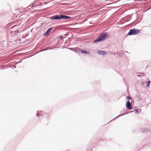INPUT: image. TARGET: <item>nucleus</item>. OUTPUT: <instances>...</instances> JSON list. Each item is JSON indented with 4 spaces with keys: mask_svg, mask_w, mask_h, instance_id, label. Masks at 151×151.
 Masks as SVG:
<instances>
[{
    "mask_svg": "<svg viewBox=\"0 0 151 151\" xmlns=\"http://www.w3.org/2000/svg\"><path fill=\"white\" fill-rule=\"evenodd\" d=\"M52 19H59L61 18L64 19H69L71 18V17L69 16H67L64 15H60L59 16L56 15L52 16L50 18Z\"/></svg>",
    "mask_w": 151,
    "mask_h": 151,
    "instance_id": "f257e3e1",
    "label": "nucleus"
},
{
    "mask_svg": "<svg viewBox=\"0 0 151 151\" xmlns=\"http://www.w3.org/2000/svg\"><path fill=\"white\" fill-rule=\"evenodd\" d=\"M107 33H101L94 42H96L102 41L104 40L107 37Z\"/></svg>",
    "mask_w": 151,
    "mask_h": 151,
    "instance_id": "f03ea898",
    "label": "nucleus"
},
{
    "mask_svg": "<svg viewBox=\"0 0 151 151\" xmlns=\"http://www.w3.org/2000/svg\"><path fill=\"white\" fill-rule=\"evenodd\" d=\"M139 30L133 29L130 30L128 33V35H135L139 33Z\"/></svg>",
    "mask_w": 151,
    "mask_h": 151,
    "instance_id": "7ed1b4c3",
    "label": "nucleus"
},
{
    "mask_svg": "<svg viewBox=\"0 0 151 151\" xmlns=\"http://www.w3.org/2000/svg\"><path fill=\"white\" fill-rule=\"evenodd\" d=\"M126 106L127 108H129V109H130L132 108V106L129 101H128L127 102L126 104Z\"/></svg>",
    "mask_w": 151,
    "mask_h": 151,
    "instance_id": "20e7f679",
    "label": "nucleus"
},
{
    "mask_svg": "<svg viewBox=\"0 0 151 151\" xmlns=\"http://www.w3.org/2000/svg\"><path fill=\"white\" fill-rule=\"evenodd\" d=\"M52 27L50 28V29H48L47 31L45 32V33L44 35H47V36L49 35L50 34V31L52 30Z\"/></svg>",
    "mask_w": 151,
    "mask_h": 151,
    "instance_id": "39448f33",
    "label": "nucleus"
},
{
    "mask_svg": "<svg viewBox=\"0 0 151 151\" xmlns=\"http://www.w3.org/2000/svg\"><path fill=\"white\" fill-rule=\"evenodd\" d=\"M98 52L99 54L100 55H105L106 54V52L103 51H99Z\"/></svg>",
    "mask_w": 151,
    "mask_h": 151,
    "instance_id": "423d86ee",
    "label": "nucleus"
},
{
    "mask_svg": "<svg viewBox=\"0 0 151 151\" xmlns=\"http://www.w3.org/2000/svg\"><path fill=\"white\" fill-rule=\"evenodd\" d=\"M81 51L83 53H87V54H89V53L88 52H87V51H85V50H81Z\"/></svg>",
    "mask_w": 151,
    "mask_h": 151,
    "instance_id": "0eeeda50",
    "label": "nucleus"
},
{
    "mask_svg": "<svg viewBox=\"0 0 151 151\" xmlns=\"http://www.w3.org/2000/svg\"><path fill=\"white\" fill-rule=\"evenodd\" d=\"M150 81H149L147 82V86L149 87V86L150 85Z\"/></svg>",
    "mask_w": 151,
    "mask_h": 151,
    "instance_id": "6e6552de",
    "label": "nucleus"
},
{
    "mask_svg": "<svg viewBox=\"0 0 151 151\" xmlns=\"http://www.w3.org/2000/svg\"><path fill=\"white\" fill-rule=\"evenodd\" d=\"M136 113H138V111L137 110V109H136V110H135L134 111Z\"/></svg>",
    "mask_w": 151,
    "mask_h": 151,
    "instance_id": "1a4fd4ad",
    "label": "nucleus"
},
{
    "mask_svg": "<svg viewBox=\"0 0 151 151\" xmlns=\"http://www.w3.org/2000/svg\"><path fill=\"white\" fill-rule=\"evenodd\" d=\"M127 98L128 99H131V97H129V96H127Z\"/></svg>",
    "mask_w": 151,
    "mask_h": 151,
    "instance_id": "9d476101",
    "label": "nucleus"
},
{
    "mask_svg": "<svg viewBox=\"0 0 151 151\" xmlns=\"http://www.w3.org/2000/svg\"><path fill=\"white\" fill-rule=\"evenodd\" d=\"M39 114H36V116H39Z\"/></svg>",
    "mask_w": 151,
    "mask_h": 151,
    "instance_id": "9b49d317",
    "label": "nucleus"
},
{
    "mask_svg": "<svg viewBox=\"0 0 151 151\" xmlns=\"http://www.w3.org/2000/svg\"><path fill=\"white\" fill-rule=\"evenodd\" d=\"M60 38H62V39H63V37H60Z\"/></svg>",
    "mask_w": 151,
    "mask_h": 151,
    "instance_id": "f8f14e48",
    "label": "nucleus"
},
{
    "mask_svg": "<svg viewBox=\"0 0 151 151\" xmlns=\"http://www.w3.org/2000/svg\"><path fill=\"white\" fill-rule=\"evenodd\" d=\"M140 76V75H137V76Z\"/></svg>",
    "mask_w": 151,
    "mask_h": 151,
    "instance_id": "ddd939ff",
    "label": "nucleus"
}]
</instances>
